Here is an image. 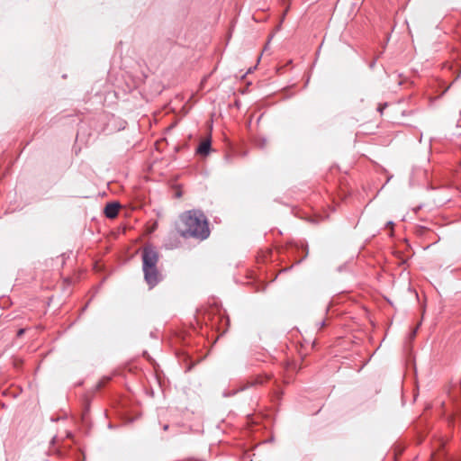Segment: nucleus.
Listing matches in <instances>:
<instances>
[{
  "instance_id": "5701e85b",
  "label": "nucleus",
  "mask_w": 461,
  "mask_h": 461,
  "mask_svg": "<svg viewBox=\"0 0 461 461\" xmlns=\"http://www.w3.org/2000/svg\"><path fill=\"white\" fill-rule=\"evenodd\" d=\"M168 427H169V426H168L167 424H166V425L163 427L164 430H167V429H168Z\"/></svg>"
},
{
  "instance_id": "6e6552de",
  "label": "nucleus",
  "mask_w": 461,
  "mask_h": 461,
  "mask_svg": "<svg viewBox=\"0 0 461 461\" xmlns=\"http://www.w3.org/2000/svg\"><path fill=\"white\" fill-rule=\"evenodd\" d=\"M120 206H121V204L119 202L108 203L104 209V215L110 219L116 217L118 214V210H119Z\"/></svg>"
},
{
  "instance_id": "f3484780",
  "label": "nucleus",
  "mask_w": 461,
  "mask_h": 461,
  "mask_svg": "<svg viewBox=\"0 0 461 461\" xmlns=\"http://www.w3.org/2000/svg\"><path fill=\"white\" fill-rule=\"evenodd\" d=\"M288 270V267L286 266H284V267H281L280 270H279V274L281 273H285Z\"/></svg>"
},
{
  "instance_id": "20e7f679",
  "label": "nucleus",
  "mask_w": 461,
  "mask_h": 461,
  "mask_svg": "<svg viewBox=\"0 0 461 461\" xmlns=\"http://www.w3.org/2000/svg\"><path fill=\"white\" fill-rule=\"evenodd\" d=\"M280 258L278 251H265L262 252L258 258V267L257 270H250L248 274V285L250 286L255 292L264 291L267 288L266 280L274 282L277 278L276 273H272L271 277L269 272L275 267L272 265L274 261Z\"/></svg>"
},
{
  "instance_id": "cd10ccee",
  "label": "nucleus",
  "mask_w": 461,
  "mask_h": 461,
  "mask_svg": "<svg viewBox=\"0 0 461 461\" xmlns=\"http://www.w3.org/2000/svg\"><path fill=\"white\" fill-rule=\"evenodd\" d=\"M374 66H375V61L370 64V68H374Z\"/></svg>"
},
{
  "instance_id": "9b49d317",
  "label": "nucleus",
  "mask_w": 461,
  "mask_h": 461,
  "mask_svg": "<svg viewBox=\"0 0 461 461\" xmlns=\"http://www.w3.org/2000/svg\"><path fill=\"white\" fill-rule=\"evenodd\" d=\"M12 301L9 296L2 295L0 296V308L7 309L11 306Z\"/></svg>"
},
{
  "instance_id": "a211bd4d",
  "label": "nucleus",
  "mask_w": 461,
  "mask_h": 461,
  "mask_svg": "<svg viewBox=\"0 0 461 461\" xmlns=\"http://www.w3.org/2000/svg\"><path fill=\"white\" fill-rule=\"evenodd\" d=\"M115 427H116V425H114L113 422H109V423H108V429H114Z\"/></svg>"
},
{
  "instance_id": "412c9836",
  "label": "nucleus",
  "mask_w": 461,
  "mask_h": 461,
  "mask_svg": "<svg viewBox=\"0 0 461 461\" xmlns=\"http://www.w3.org/2000/svg\"><path fill=\"white\" fill-rule=\"evenodd\" d=\"M417 329H418V328H416L413 331H411V337H412V338H413V337H415L416 332H417Z\"/></svg>"
},
{
  "instance_id": "f257e3e1",
  "label": "nucleus",
  "mask_w": 461,
  "mask_h": 461,
  "mask_svg": "<svg viewBox=\"0 0 461 461\" xmlns=\"http://www.w3.org/2000/svg\"><path fill=\"white\" fill-rule=\"evenodd\" d=\"M195 326L180 329L174 332L173 343L176 357L185 372H190L204 359L202 343L204 339L214 345L230 326V319L222 306L196 309L194 315Z\"/></svg>"
},
{
  "instance_id": "423d86ee",
  "label": "nucleus",
  "mask_w": 461,
  "mask_h": 461,
  "mask_svg": "<svg viewBox=\"0 0 461 461\" xmlns=\"http://www.w3.org/2000/svg\"><path fill=\"white\" fill-rule=\"evenodd\" d=\"M160 257L159 251L152 244L146 245L141 250L143 277L149 289L154 288L163 280V274L158 267Z\"/></svg>"
},
{
  "instance_id": "0eeeda50",
  "label": "nucleus",
  "mask_w": 461,
  "mask_h": 461,
  "mask_svg": "<svg viewBox=\"0 0 461 461\" xmlns=\"http://www.w3.org/2000/svg\"><path fill=\"white\" fill-rule=\"evenodd\" d=\"M90 407L85 404L80 413L75 418V422L79 431L85 436H88L92 428V422L88 417Z\"/></svg>"
},
{
  "instance_id": "6ab92c4d",
  "label": "nucleus",
  "mask_w": 461,
  "mask_h": 461,
  "mask_svg": "<svg viewBox=\"0 0 461 461\" xmlns=\"http://www.w3.org/2000/svg\"><path fill=\"white\" fill-rule=\"evenodd\" d=\"M87 307H88V303H87V304H86V305H84V306L82 307V309H81V313L85 312H86V310L87 309Z\"/></svg>"
},
{
  "instance_id": "f03ea898",
  "label": "nucleus",
  "mask_w": 461,
  "mask_h": 461,
  "mask_svg": "<svg viewBox=\"0 0 461 461\" xmlns=\"http://www.w3.org/2000/svg\"><path fill=\"white\" fill-rule=\"evenodd\" d=\"M176 230L184 239L205 240L211 234L210 221L201 209L185 211L175 223Z\"/></svg>"
},
{
  "instance_id": "1a4fd4ad",
  "label": "nucleus",
  "mask_w": 461,
  "mask_h": 461,
  "mask_svg": "<svg viewBox=\"0 0 461 461\" xmlns=\"http://www.w3.org/2000/svg\"><path fill=\"white\" fill-rule=\"evenodd\" d=\"M212 151L210 140H205L199 144L195 149V154L203 157L209 156Z\"/></svg>"
},
{
  "instance_id": "9d476101",
  "label": "nucleus",
  "mask_w": 461,
  "mask_h": 461,
  "mask_svg": "<svg viewBox=\"0 0 461 461\" xmlns=\"http://www.w3.org/2000/svg\"><path fill=\"white\" fill-rule=\"evenodd\" d=\"M287 89H288V86H285L283 87L281 92L274 93L272 95L267 96V100H266L267 103L268 104H272L277 102L278 100L286 99L288 97Z\"/></svg>"
},
{
  "instance_id": "a878e982",
  "label": "nucleus",
  "mask_w": 461,
  "mask_h": 461,
  "mask_svg": "<svg viewBox=\"0 0 461 461\" xmlns=\"http://www.w3.org/2000/svg\"><path fill=\"white\" fill-rule=\"evenodd\" d=\"M261 117H262V115H260V116L258 118V120H257V122H258V123L260 122Z\"/></svg>"
},
{
  "instance_id": "7ed1b4c3",
  "label": "nucleus",
  "mask_w": 461,
  "mask_h": 461,
  "mask_svg": "<svg viewBox=\"0 0 461 461\" xmlns=\"http://www.w3.org/2000/svg\"><path fill=\"white\" fill-rule=\"evenodd\" d=\"M50 451L63 461L86 460L84 446L77 439L75 434L69 430L66 432V439H59L57 436L51 438Z\"/></svg>"
},
{
  "instance_id": "bb28decb",
  "label": "nucleus",
  "mask_w": 461,
  "mask_h": 461,
  "mask_svg": "<svg viewBox=\"0 0 461 461\" xmlns=\"http://www.w3.org/2000/svg\"><path fill=\"white\" fill-rule=\"evenodd\" d=\"M289 246H290V249H292V248H293V243H292V241H291V240H290Z\"/></svg>"
},
{
  "instance_id": "393cba45",
  "label": "nucleus",
  "mask_w": 461,
  "mask_h": 461,
  "mask_svg": "<svg viewBox=\"0 0 461 461\" xmlns=\"http://www.w3.org/2000/svg\"><path fill=\"white\" fill-rule=\"evenodd\" d=\"M23 332H24V330H19V335L23 334Z\"/></svg>"
},
{
  "instance_id": "b1692460",
  "label": "nucleus",
  "mask_w": 461,
  "mask_h": 461,
  "mask_svg": "<svg viewBox=\"0 0 461 461\" xmlns=\"http://www.w3.org/2000/svg\"><path fill=\"white\" fill-rule=\"evenodd\" d=\"M280 29H281V24H278V25L276 26V31H279Z\"/></svg>"
},
{
  "instance_id": "4be33fe9",
  "label": "nucleus",
  "mask_w": 461,
  "mask_h": 461,
  "mask_svg": "<svg viewBox=\"0 0 461 461\" xmlns=\"http://www.w3.org/2000/svg\"><path fill=\"white\" fill-rule=\"evenodd\" d=\"M133 421H134V419H131V420H126V422H127V423H131V422H133Z\"/></svg>"
},
{
  "instance_id": "4468645a",
  "label": "nucleus",
  "mask_w": 461,
  "mask_h": 461,
  "mask_svg": "<svg viewBox=\"0 0 461 461\" xmlns=\"http://www.w3.org/2000/svg\"><path fill=\"white\" fill-rule=\"evenodd\" d=\"M157 331H158V330L150 331L149 337L152 339H158Z\"/></svg>"
},
{
  "instance_id": "c756f323",
  "label": "nucleus",
  "mask_w": 461,
  "mask_h": 461,
  "mask_svg": "<svg viewBox=\"0 0 461 461\" xmlns=\"http://www.w3.org/2000/svg\"><path fill=\"white\" fill-rule=\"evenodd\" d=\"M288 12V7H285V13L286 14Z\"/></svg>"
},
{
  "instance_id": "ddd939ff",
  "label": "nucleus",
  "mask_w": 461,
  "mask_h": 461,
  "mask_svg": "<svg viewBox=\"0 0 461 461\" xmlns=\"http://www.w3.org/2000/svg\"><path fill=\"white\" fill-rule=\"evenodd\" d=\"M303 255L301 257V258L299 260L296 261V264L301 263L308 256L307 246L303 245Z\"/></svg>"
},
{
  "instance_id": "dca6fc26",
  "label": "nucleus",
  "mask_w": 461,
  "mask_h": 461,
  "mask_svg": "<svg viewBox=\"0 0 461 461\" xmlns=\"http://www.w3.org/2000/svg\"><path fill=\"white\" fill-rule=\"evenodd\" d=\"M393 225H394L393 221H389L386 222L385 227L386 228H393Z\"/></svg>"
},
{
  "instance_id": "7c9ffc66",
  "label": "nucleus",
  "mask_w": 461,
  "mask_h": 461,
  "mask_svg": "<svg viewBox=\"0 0 461 461\" xmlns=\"http://www.w3.org/2000/svg\"><path fill=\"white\" fill-rule=\"evenodd\" d=\"M246 93H247V91H245V90L241 92L242 95H245Z\"/></svg>"
},
{
  "instance_id": "f8f14e48",
  "label": "nucleus",
  "mask_w": 461,
  "mask_h": 461,
  "mask_svg": "<svg viewBox=\"0 0 461 461\" xmlns=\"http://www.w3.org/2000/svg\"><path fill=\"white\" fill-rule=\"evenodd\" d=\"M253 142H254V144H255L257 147H258V148H260V149H263V148L265 147V145H266L267 139H266V138H264V137H263V138H260V139H258V140L255 139V140H253Z\"/></svg>"
},
{
  "instance_id": "c85d7f7f",
  "label": "nucleus",
  "mask_w": 461,
  "mask_h": 461,
  "mask_svg": "<svg viewBox=\"0 0 461 461\" xmlns=\"http://www.w3.org/2000/svg\"><path fill=\"white\" fill-rule=\"evenodd\" d=\"M51 420H52V421H56V420H58V419H57V418H53V417H52V418H51Z\"/></svg>"
},
{
  "instance_id": "39448f33",
  "label": "nucleus",
  "mask_w": 461,
  "mask_h": 461,
  "mask_svg": "<svg viewBox=\"0 0 461 461\" xmlns=\"http://www.w3.org/2000/svg\"><path fill=\"white\" fill-rule=\"evenodd\" d=\"M270 384L269 396L271 402L274 407H278L281 403L285 393V387L283 382L278 381L272 375H263L254 377L251 381L240 382L236 387L232 389H225L222 392L223 397H231L240 392L245 391L246 389L258 386Z\"/></svg>"
},
{
  "instance_id": "aec40b11",
  "label": "nucleus",
  "mask_w": 461,
  "mask_h": 461,
  "mask_svg": "<svg viewBox=\"0 0 461 461\" xmlns=\"http://www.w3.org/2000/svg\"><path fill=\"white\" fill-rule=\"evenodd\" d=\"M324 325H325V321H321V322H319L320 328H322Z\"/></svg>"
},
{
  "instance_id": "2eb2a0df",
  "label": "nucleus",
  "mask_w": 461,
  "mask_h": 461,
  "mask_svg": "<svg viewBox=\"0 0 461 461\" xmlns=\"http://www.w3.org/2000/svg\"><path fill=\"white\" fill-rule=\"evenodd\" d=\"M256 68H257V66L250 67V68H249V70L247 71V73L243 76V77H246V75H247V74H249V73H252Z\"/></svg>"
}]
</instances>
